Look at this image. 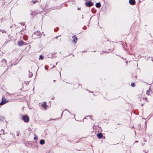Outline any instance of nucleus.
Wrapping results in <instances>:
<instances>
[{
  "label": "nucleus",
  "mask_w": 153,
  "mask_h": 153,
  "mask_svg": "<svg viewBox=\"0 0 153 153\" xmlns=\"http://www.w3.org/2000/svg\"><path fill=\"white\" fill-rule=\"evenodd\" d=\"M96 6L97 7H100L101 4L100 3H97L96 4Z\"/></svg>",
  "instance_id": "obj_10"
},
{
  "label": "nucleus",
  "mask_w": 153,
  "mask_h": 153,
  "mask_svg": "<svg viewBox=\"0 0 153 153\" xmlns=\"http://www.w3.org/2000/svg\"><path fill=\"white\" fill-rule=\"evenodd\" d=\"M42 106L44 108H45V109H46V107L47 106V105H46V102H44Z\"/></svg>",
  "instance_id": "obj_11"
},
{
  "label": "nucleus",
  "mask_w": 153,
  "mask_h": 153,
  "mask_svg": "<svg viewBox=\"0 0 153 153\" xmlns=\"http://www.w3.org/2000/svg\"><path fill=\"white\" fill-rule=\"evenodd\" d=\"M23 42L22 41H19L18 43V44L19 46H21L22 45Z\"/></svg>",
  "instance_id": "obj_7"
},
{
  "label": "nucleus",
  "mask_w": 153,
  "mask_h": 153,
  "mask_svg": "<svg viewBox=\"0 0 153 153\" xmlns=\"http://www.w3.org/2000/svg\"><path fill=\"white\" fill-rule=\"evenodd\" d=\"M34 139L36 140L37 139V137L36 136H35L34 137Z\"/></svg>",
  "instance_id": "obj_14"
},
{
  "label": "nucleus",
  "mask_w": 153,
  "mask_h": 153,
  "mask_svg": "<svg viewBox=\"0 0 153 153\" xmlns=\"http://www.w3.org/2000/svg\"><path fill=\"white\" fill-rule=\"evenodd\" d=\"M23 120L25 122H28L29 121V117L26 116H24L22 117Z\"/></svg>",
  "instance_id": "obj_1"
},
{
  "label": "nucleus",
  "mask_w": 153,
  "mask_h": 153,
  "mask_svg": "<svg viewBox=\"0 0 153 153\" xmlns=\"http://www.w3.org/2000/svg\"><path fill=\"white\" fill-rule=\"evenodd\" d=\"M33 3H35V1H33Z\"/></svg>",
  "instance_id": "obj_15"
},
{
  "label": "nucleus",
  "mask_w": 153,
  "mask_h": 153,
  "mask_svg": "<svg viewBox=\"0 0 153 153\" xmlns=\"http://www.w3.org/2000/svg\"><path fill=\"white\" fill-rule=\"evenodd\" d=\"M131 86H132V87H134V83H131Z\"/></svg>",
  "instance_id": "obj_13"
},
{
  "label": "nucleus",
  "mask_w": 153,
  "mask_h": 153,
  "mask_svg": "<svg viewBox=\"0 0 153 153\" xmlns=\"http://www.w3.org/2000/svg\"><path fill=\"white\" fill-rule=\"evenodd\" d=\"M85 4L88 7H90L93 5V3L91 1H89L85 2Z\"/></svg>",
  "instance_id": "obj_2"
},
{
  "label": "nucleus",
  "mask_w": 153,
  "mask_h": 153,
  "mask_svg": "<svg viewBox=\"0 0 153 153\" xmlns=\"http://www.w3.org/2000/svg\"><path fill=\"white\" fill-rule=\"evenodd\" d=\"M152 93V91L150 89H149V90H147L146 91V94L148 95H150Z\"/></svg>",
  "instance_id": "obj_4"
},
{
  "label": "nucleus",
  "mask_w": 153,
  "mask_h": 153,
  "mask_svg": "<svg viewBox=\"0 0 153 153\" xmlns=\"http://www.w3.org/2000/svg\"><path fill=\"white\" fill-rule=\"evenodd\" d=\"M43 59V57L42 56L40 55L39 56V59Z\"/></svg>",
  "instance_id": "obj_12"
},
{
  "label": "nucleus",
  "mask_w": 153,
  "mask_h": 153,
  "mask_svg": "<svg viewBox=\"0 0 153 153\" xmlns=\"http://www.w3.org/2000/svg\"><path fill=\"white\" fill-rule=\"evenodd\" d=\"M72 38H73V39H74V41L75 42H76L77 41V38L75 36H73Z\"/></svg>",
  "instance_id": "obj_6"
},
{
  "label": "nucleus",
  "mask_w": 153,
  "mask_h": 153,
  "mask_svg": "<svg viewBox=\"0 0 153 153\" xmlns=\"http://www.w3.org/2000/svg\"><path fill=\"white\" fill-rule=\"evenodd\" d=\"M45 141L43 140H41L40 141V143L41 145H43L45 144Z\"/></svg>",
  "instance_id": "obj_8"
},
{
  "label": "nucleus",
  "mask_w": 153,
  "mask_h": 153,
  "mask_svg": "<svg viewBox=\"0 0 153 153\" xmlns=\"http://www.w3.org/2000/svg\"><path fill=\"white\" fill-rule=\"evenodd\" d=\"M129 3L130 4L133 5L135 3V1L134 0H130Z\"/></svg>",
  "instance_id": "obj_5"
},
{
  "label": "nucleus",
  "mask_w": 153,
  "mask_h": 153,
  "mask_svg": "<svg viewBox=\"0 0 153 153\" xmlns=\"http://www.w3.org/2000/svg\"><path fill=\"white\" fill-rule=\"evenodd\" d=\"M7 102L6 99L5 97L3 96L2 98V101L0 103V105H2L6 103Z\"/></svg>",
  "instance_id": "obj_3"
},
{
  "label": "nucleus",
  "mask_w": 153,
  "mask_h": 153,
  "mask_svg": "<svg viewBox=\"0 0 153 153\" xmlns=\"http://www.w3.org/2000/svg\"><path fill=\"white\" fill-rule=\"evenodd\" d=\"M97 136L99 138H101L102 137V134L100 133V134H97Z\"/></svg>",
  "instance_id": "obj_9"
}]
</instances>
